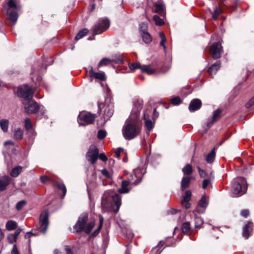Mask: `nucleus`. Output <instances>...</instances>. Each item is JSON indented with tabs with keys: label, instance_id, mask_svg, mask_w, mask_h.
<instances>
[{
	"label": "nucleus",
	"instance_id": "de8ad7c7",
	"mask_svg": "<svg viewBox=\"0 0 254 254\" xmlns=\"http://www.w3.org/2000/svg\"><path fill=\"white\" fill-rule=\"evenodd\" d=\"M221 12V9L219 8L216 7L214 10V13H213L212 18L214 20H216Z\"/></svg>",
	"mask_w": 254,
	"mask_h": 254
},
{
	"label": "nucleus",
	"instance_id": "412c9836",
	"mask_svg": "<svg viewBox=\"0 0 254 254\" xmlns=\"http://www.w3.org/2000/svg\"><path fill=\"white\" fill-rule=\"evenodd\" d=\"M143 119L145 122V126L147 129L149 130H151L153 127V124L152 122L150 120L149 115L147 112L144 113Z\"/></svg>",
	"mask_w": 254,
	"mask_h": 254
},
{
	"label": "nucleus",
	"instance_id": "680f3d73",
	"mask_svg": "<svg viewBox=\"0 0 254 254\" xmlns=\"http://www.w3.org/2000/svg\"><path fill=\"white\" fill-rule=\"evenodd\" d=\"M249 211L247 209L243 210L241 212V215L244 216V217H247L249 215Z\"/></svg>",
	"mask_w": 254,
	"mask_h": 254
},
{
	"label": "nucleus",
	"instance_id": "79ce46f5",
	"mask_svg": "<svg viewBox=\"0 0 254 254\" xmlns=\"http://www.w3.org/2000/svg\"><path fill=\"white\" fill-rule=\"evenodd\" d=\"M95 225V221H92L89 222L86 226L85 229L84 230V232L87 234L89 233L90 232V231H91V230L94 227Z\"/></svg>",
	"mask_w": 254,
	"mask_h": 254
},
{
	"label": "nucleus",
	"instance_id": "bb28decb",
	"mask_svg": "<svg viewBox=\"0 0 254 254\" xmlns=\"http://www.w3.org/2000/svg\"><path fill=\"white\" fill-rule=\"evenodd\" d=\"M17 225L16 222L9 220L6 224V228L8 231H11L16 228Z\"/></svg>",
	"mask_w": 254,
	"mask_h": 254
},
{
	"label": "nucleus",
	"instance_id": "0e129e2a",
	"mask_svg": "<svg viewBox=\"0 0 254 254\" xmlns=\"http://www.w3.org/2000/svg\"><path fill=\"white\" fill-rule=\"evenodd\" d=\"M102 174L107 178H110V174L107 169H103L101 171Z\"/></svg>",
	"mask_w": 254,
	"mask_h": 254
},
{
	"label": "nucleus",
	"instance_id": "7c9ffc66",
	"mask_svg": "<svg viewBox=\"0 0 254 254\" xmlns=\"http://www.w3.org/2000/svg\"><path fill=\"white\" fill-rule=\"evenodd\" d=\"M155 6V12L157 13L158 14H161L163 12L164 7V5L160 3H156L154 5Z\"/></svg>",
	"mask_w": 254,
	"mask_h": 254
},
{
	"label": "nucleus",
	"instance_id": "49530a36",
	"mask_svg": "<svg viewBox=\"0 0 254 254\" xmlns=\"http://www.w3.org/2000/svg\"><path fill=\"white\" fill-rule=\"evenodd\" d=\"M153 20L155 22L156 25L160 26L163 24V20L160 18L158 15H154L153 16Z\"/></svg>",
	"mask_w": 254,
	"mask_h": 254
},
{
	"label": "nucleus",
	"instance_id": "bf43d9fd",
	"mask_svg": "<svg viewBox=\"0 0 254 254\" xmlns=\"http://www.w3.org/2000/svg\"><path fill=\"white\" fill-rule=\"evenodd\" d=\"M112 62H114L116 63L122 64L123 63L122 59L120 56H118L117 58L112 59Z\"/></svg>",
	"mask_w": 254,
	"mask_h": 254
},
{
	"label": "nucleus",
	"instance_id": "c9c22d12",
	"mask_svg": "<svg viewBox=\"0 0 254 254\" xmlns=\"http://www.w3.org/2000/svg\"><path fill=\"white\" fill-rule=\"evenodd\" d=\"M87 29H84L80 31L75 37L76 40H78L85 36L88 33Z\"/></svg>",
	"mask_w": 254,
	"mask_h": 254
},
{
	"label": "nucleus",
	"instance_id": "9d476101",
	"mask_svg": "<svg viewBox=\"0 0 254 254\" xmlns=\"http://www.w3.org/2000/svg\"><path fill=\"white\" fill-rule=\"evenodd\" d=\"M99 156V151L96 146L91 145L86 154V158L87 160L92 164H94Z\"/></svg>",
	"mask_w": 254,
	"mask_h": 254
},
{
	"label": "nucleus",
	"instance_id": "37998d69",
	"mask_svg": "<svg viewBox=\"0 0 254 254\" xmlns=\"http://www.w3.org/2000/svg\"><path fill=\"white\" fill-rule=\"evenodd\" d=\"M57 188L63 191V195H65L66 192V189L65 188V185L61 183H57L56 184Z\"/></svg>",
	"mask_w": 254,
	"mask_h": 254
},
{
	"label": "nucleus",
	"instance_id": "a19ab883",
	"mask_svg": "<svg viewBox=\"0 0 254 254\" xmlns=\"http://www.w3.org/2000/svg\"><path fill=\"white\" fill-rule=\"evenodd\" d=\"M182 230L184 233H189L190 230V223L188 222L184 223L182 226Z\"/></svg>",
	"mask_w": 254,
	"mask_h": 254
},
{
	"label": "nucleus",
	"instance_id": "b1692460",
	"mask_svg": "<svg viewBox=\"0 0 254 254\" xmlns=\"http://www.w3.org/2000/svg\"><path fill=\"white\" fill-rule=\"evenodd\" d=\"M220 67V63L219 61L216 62L212 64L208 69L209 73L212 75L215 73Z\"/></svg>",
	"mask_w": 254,
	"mask_h": 254
},
{
	"label": "nucleus",
	"instance_id": "09e8293b",
	"mask_svg": "<svg viewBox=\"0 0 254 254\" xmlns=\"http://www.w3.org/2000/svg\"><path fill=\"white\" fill-rule=\"evenodd\" d=\"M148 25L146 23L142 22L139 25V30L141 33L146 32Z\"/></svg>",
	"mask_w": 254,
	"mask_h": 254
},
{
	"label": "nucleus",
	"instance_id": "4d7b16f0",
	"mask_svg": "<svg viewBox=\"0 0 254 254\" xmlns=\"http://www.w3.org/2000/svg\"><path fill=\"white\" fill-rule=\"evenodd\" d=\"M210 185V181L208 179H204L202 183V188L205 189Z\"/></svg>",
	"mask_w": 254,
	"mask_h": 254
},
{
	"label": "nucleus",
	"instance_id": "3c124183",
	"mask_svg": "<svg viewBox=\"0 0 254 254\" xmlns=\"http://www.w3.org/2000/svg\"><path fill=\"white\" fill-rule=\"evenodd\" d=\"M163 245V243L162 242H160L158 244L157 247L154 248L152 250V253H154L155 254H160L161 252V251L158 248L160 246H162Z\"/></svg>",
	"mask_w": 254,
	"mask_h": 254
},
{
	"label": "nucleus",
	"instance_id": "2f4dec72",
	"mask_svg": "<svg viewBox=\"0 0 254 254\" xmlns=\"http://www.w3.org/2000/svg\"><path fill=\"white\" fill-rule=\"evenodd\" d=\"M14 138L17 140H20L22 139L23 137V131L20 128H17L15 130L14 134Z\"/></svg>",
	"mask_w": 254,
	"mask_h": 254
},
{
	"label": "nucleus",
	"instance_id": "052dcab7",
	"mask_svg": "<svg viewBox=\"0 0 254 254\" xmlns=\"http://www.w3.org/2000/svg\"><path fill=\"white\" fill-rule=\"evenodd\" d=\"M198 169L200 177L204 178L206 176L205 172L204 170H201L199 167H198Z\"/></svg>",
	"mask_w": 254,
	"mask_h": 254
},
{
	"label": "nucleus",
	"instance_id": "f8f14e48",
	"mask_svg": "<svg viewBox=\"0 0 254 254\" xmlns=\"http://www.w3.org/2000/svg\"><path fill=\"white\" fill-rule=\"evenodd\" d=\"M222 51V47L219 43L213 44L210 48L212 58L214 59H219L221 57Z\"/></svg>",
	"mask_w": 254,
	"mask_h": 254
},
{
	"label": "nucleus",
	"instance_id": "dca6fc26",
	"mask_svg": "<svg viewBox=\"0 0 254 254\" xmlns=\"http://www.w3.org/2000/svg\"><path fill=\"white\" fill-rule=\"evenodd\" d=\"M114 111V106L112 104L109 105L105 107L103 115L104 120L105 122L113 116Z\"/></svg>",
	"mask_w": 254,
	"mask_h": 254
},
{
	"label": "nucleus",
	"instance_id": "473e14b6",
	"mask_svg": "<svg viewBox=\"0 0 254 254\" xmlns=\"http://www.w3.org/2000/svg\"><path fill=\"white\" fill-rule=\"evenodd\" d=\"M143 41L146 43H149L152 41V38L150 34L147 32L141 33Z\"/></svg>",
	"mask_w": 254,
	"mask_h": 254
},
{
	"label": "nucleus",
	"instance_id": "f257e3e1",
	"mask_svg": "<svg viewBox=\"0 0 254 254\" xmlns=\"http://www.w3.org/2000/svg\"><path fill=\"white\" fill-rule=\"evenodd\" d=\"M141 129V123L139 118H137V114L134 117L133 114H130L123 127V136L127 140L132 139L139 134Z\"/></svg>",
	"mask_w": 254,
	"mask_h": 254
},
{
	"label": "nucleus",
	"instance_id": "0eeeda50",
	"mask_svg": "<svg viewBox=\"0 0 254 254\" xmlns=\"http://www.w3.org/2000/svg\"><path fill=\"white\" fill-rule=\"evenodd\" d=\"M110 26V22L108 19L103 18L100 20L99 22L93 28L94 34H100L106 30Z\"/></svg>",
	"mask_w": 254,
	"mask_h": 254
},
{
	"label": "nucleus",
	"instance_id": "2eb2a0df",
	"mask_svg": "<svg viewBox=\"0 0 254 254\" xmlns=\"http://www.w3.org/2000/svg\"><path fill=\"white\" fill-rule=\"evenodd\" d=\"M143 105V102L141 100H137L134 102L133 108L130 114H133L134 117L136 114H137V118H139V114L142 106Z\"/></svg>",
	"mask_w": 254,
	"mask_h": 254
},
{
	"label": "nucleus",
	"instance_id": "c85d7f7f",
	"mask_svg": "<svg viewBox=\"0 0 254 254\" xmlns=\"http://www.w3.org/2000/svg\"><path fill=\"white\" fill-rule=\"evenodd\" d=\"M190 182V179L189 177H183L181 182V187L183 190L187 188Z\"/></svg>",
	"mask_w": 254,
	"mask_h": 254
},
{
	"label": "nucleus",
	"instance_id": "7ed1b4c3",
	"mask_svg": "<svg viewBox=\"0 0 254 254\" xmlns=\"http://www.w3.org/2000/svg\"><path fill=\"white\" fill-rule=\"evenodd\" d=\"M247 189V182L245 178L239 177L234 180L232 185V192L239 196L246 193Z\"/></svg>",
	"mask_w": 254,
	"mask_h": 254
},
{
	"label": "nucleus",
	"instance_id": "ddd939ff",
	"mask_svg": "<svg viewBox=\"0 0 254 254\" xmlns=\"http://www.w3.org/2000/svg\"><path fill=\"white\" fill-rule=\"evenodd\" d=\"M204 210H199L198 207H197L193 211V213L194 215L195 226L196 228H200L203 224V220L200 217L197 216L196 213H203Z\"/></svg>",
	"mask_w": 254,
	"mask_h": 254
},
{
	"label": "nucleus",
	"instance_id": "e433bc0d",
	"mask_svg": "<svg viewBox=\"0 0 254 254\" xmlns=\"http://www.w3.org/2000/svg\"><path fill=\"white\" fill-rule=\"evenodd\" d=\"M112 62V59H110L108 58H103L99 62V63L98 65V67L99 68L101 67L102 66L108 65V64H110Z\"/></svg>",
	"mask_w": 254,
	"mask_h": 254
},
{
	"label": "nucleus",
	"instance_id": "a211bd4d",
	"mask_svg": "<svg viewBox=\"0 0 254 254\" xmlns=\"http://www.w3.org/2000/svg\"><path fill=\"white\" fill-rule=\"evenodd\" d=\"M11 179L7 176L0 177V191L4 190L6 186L10 183Z\"/></svg>",
	"mask_w": 254,
	"mask_h": 254
},
{
	"label": "nucleus",
	"instance_id": "8fccbe9b",
	"mask_svg": "<svg viewBox=\"0 0 254 254\" xmlns=\"http://www.w3.org/2000/svg\"><path fill=\"white\" fill-rule=\"evenodd\" d=\"M26 201L24 200H21L19 201L16 205V208L17 210H20L22 207L25 205Z\"/></svg>",
	"mask_w": 254,
	"mask_h": 254
},
{
	"label": "nucleus",
	"instance_id": "5701e85b",
	"mask_svg": "<svg viewBox=\"0 0 254 254\" xmlns=\"http://www.w3.org/2000/svg\"><path fill=\"white\" fill-rule=\"evenodd\" d=\"M112 199L117 207L116 212H117L121 205V197L118 194H115L112 196Z\"/></svg>",
	"mask_w": 254,
	"mask_h": 254
},
{
	"label": "nucleus",
	"instance_id": "13d9d810",
	"mask_svg": "<svg viewBox=\"0 0 254 254\" xmlns=\"http://www.w3.org/2000/svg\"><path fill=\"white\" fill-rule=\"evenodd\" d=\"M124 152V149L122 148H119L115 152V156L117 158H119L121 156V153Z\"/></svg>",
	"mask_w": 254,
	"mask_h": 254
},
{
	"label": "nucleus",
	"instance_id": "a18cd8bd",
	"mask_svg": "<svg viewBox=\"0 0 254 254\" xmlns=\"http://www.w3.org/2000/svg\"><path fill=\"white\" fill-rule=\"evenodd\" d=\"M24 127L26 130H30L32 129V126L31 122V120L29 118H26L25 120Z\"/></svg>",
	"mask_w": 254,
	"mask_h": 254
},
{
	"label": "nucleus",
	"instance_id": "69168bd1",
	"mask_svg": "<svg viewBox=\"0 0 254 254\" xmlns=\"http://www.w3.org/2000/svg\"><path fill=\"white\" fill-rule=\"evenodd\" d=\"M98 157H99L100 159H101L103 161H106L107 160V157L104 154H100V155H99Z\"/></svg>",
	"mask_w": 254,
	"mask_h": 254
},
{
	"label": "nucleus",
	"instance_id": "9b49d317",
	"mask_svg": "<svg viewBox=\"0 0 254 254\" xmlns=\"http://www.w3.org/2000/svg\"><path fill=\"white\" fill-rule=\"evenodd\" d=\"M25 112L29 114L36 113L39 109L38 104L34 100L30 99L26 102H23Z\"/></svg>",
	"mask_w": 254,
	"mask_h": 254
},
{
	"label": "nucleus",
	"instance_id": "58836bf2",
	"mask_svg": "<svg viewBox=\"0 0 254 254\" xmlns=\"http://www.w3.org/2000/svg\"><path fill=\"white\" fill-rule=\"evenodd\" d=\"M104 222V218L102 216L100 217V222H99V225L98 227V228L93 233L92 235L94 236H96L98 235L101 229V228L103 226Z\"/></svg>",
	"mask_w": 254,
	"mask_h": 254
},
{
	"label": "nucleus",
	"instance_id": "774afa93",
	"mask_svg": "<svg viewBox=\"0 0 254 254\" xmlns=\"http://www.w3.org/2000/svg\"><path fill=\"white\" fill-rule=\"evenodd\" d=\"M65 250H66V254H73L72 251L68 248V247H66Z\"/></svg>",
	"mask_w": 254,
	"mask_h": 254
},
{
	"label": "nucleus",
	"instance_id": "6ab92c4d",
	"mask_svg": "<svg viewBox=\"0 0 254 254\" xmlns=\"http://www.w3.org/2000/svg\"><path fill=\"white\" fill-rule=\"evenodd\" d=\"M221 113V110L219 109L213 112L212 119L211 120L210 122L208 121L207 123V126L208 128H209L213 123L220 117Z\"/></svg>",
	"mask_w": 254,
	"mask_h": 254
},
{
	"label": "nucleus",
	"instance_id": "c03bdc74",
	"mask_svg": "<svg viewBox=\"0 0 254 254\" xmlns=\"http://www.w3.org/2000/svg\"><path fill=\"white\" fill-rule=\"evenodd\" d=\"M159 37L161 39V41L160 42V45L162 46L164 49H166V46L165 45V43L166 42V37L163 32H160L159 33Z\"/></svg>",
	"mask_w": 254,
	"mask_h": 254
},
{
	"label": "nucleus",
	"instance_id": "4468645a",
	"mask_svg": "<svg viewBox=\"0 0 254 254\" xmlns=\"http://www.w3.org/2000/svg\"><path fill=\"white\" fill-rule=\"evenodd\" d=\"M110 195V191H107L105 192L102 196L101 204L103 208L105 209V210H107V208L111 205L109 203Z\"/></svg>",
	"mask_w": 254,
	"mask_h": 254
},
{
	"label": "nucleus",
	"instance_id": "4be33fe9",
	"mask_svg": "<svg viewBox=\"0 0 254 254\" xmlns=\"http://www.w3.org/2000/svg\"><path fill=\"white\" fill-rule=\"evenodd\" d=\"M129 182L127 180H124L122 183L121 188L118 190V192L120 193H127L129 192V190L127 188L129 185Z\"/></svg>",
	"mask_w": 254,
	"mask_h": 254
},
{
	"label": "nucleus",
	"instance_id": "f03ea898",
	"mask_svg": "<svg viewBox=\"0 0 254 254\" xmlns=\"http://www.w3.org/2000/svg\"><path fill=\"white\" fill-rule=\"evenodd\" d=\"M19 8L16 5L13 0H9L8 2L3 6V9L6 10L8 19L12 22V25H14L18 19V15L17 11Z\"/></svg>",
	"mask_w": 254,
	"mask_h": 254
},
{
	"label": "nucleus",
	"instance_id": "f704fd0d",
	"mask_svg": "<svg viewBox=\"0 0 254 254\" xmlns=\"http://www.w3.org/2000/svg\"><path fill=\"white\" fill-rule=\"evenodd\" d=\"M215 150L213 149L209 154L206 156V160L209 163H212L215 158Z\"/></svg>",
	"mask_w": 254,
	"mask_h": 254
},
{
	"label": "nucleus",
	"instance_id": "cd10ccee",
	"mask_svg": "<svg viewBox=\"0 0 254 254\" xmlns=\"http://www.w3.org/2000/svg\"><path fill=\"white\" fill-rule=\"evenodd\" d=\"M22 170V167L19 166L14 168L11 172V176L12 177H17L21 172Z\"/></svg>",
	"mask_w": 254,
	"mask_h": 254
},
{
	"label": "nucleus",
	"instance_id": "423d86ee",
	"mask_svg": "<svg viewBox=\"0 0 254 254\" xmlns=\"http://www.w3.org/2000/svg\"><path fill=\"white\" fill-rule=\"evenodd\" d=\"M48 225V210H45L40 215L38 229L42 233L45 234Z\"/></svg>",
	"mask_w": 254,
	"mask_h": 254
},
{
	"label": "nucleus",
	"instance_id": "4c0bfd02",
	"mask_svg": "<svg viewBox=\"0 0 254 254\" xmlns=\"http://www.w3.org/2000/svg\"><path fill=\"white\" fill-rule=\"evenodd\" d=\"M129 68L130 70L132 71H133L135 69L139 68L141 70L142 65L139 63H130L128 64Z\"/></svg>",
	"mask_w": 254,
	"mask_h": 254
},
{
	"label": "nucleus",
	"instance_id": "a878e982",
	"mask_svg": "<svg viewBox=\"0 0 254 254\" xmlns=\"http://www.w3.org/2000/svg\"><path fill=\"white\" fill-rule=\"evenodd\" d=\"M141 72H146L148 75H151L155 72V70L151 67L150 65H142L141 66Z\"/></svg>",
	"mask_w": 254,
	"mask_h": 254
},
{
	"label": "nucleus",
	"instance_id": "20e7f679",
	"mask_svg": "<svg viewBox=\"0 0 254 254\" xmlns=\"http://www.w3.org/2000/svg\"><path fill=\"white\" fill-rule=\"evenodd\" d=\"M95 116L86 112H80L78 117V122L80 126H87L92 124L95 120Z\"/></svg>",
	"mask_w": 254,
	"mask_h": 254
},
{
	"label": "nucleus",
	"instance_id": "864d4df0",
	"mask_svg": "<svg viewBox=\"0 0 254 254\" xmlns=\"http://www.w3.org/2000/svg\"><path fill=\"white\" fill-rule=\"evenodd\" d=\"M171 102L173 105H177L181 103V100L178 97H174L171 99Z\"/></svg>",
	"mask_w": 254,
	"mask_h": 254
},
{
	"label": "nucleus",
	"instance_id": "e2e57ef3",
	"mask_svg": "<svg viewBox=\"0 0 254 254\" xmlns=\"http://www.w3.org/2000/svg\"><path fill=\"white\" fill-rule=\"evenodd\" d=\"M11 254H20L15 245H14L13 247V249L11 251Z\"/></svg>",
	"mask_w": 254,
	"mask_h": 254
},
{
	"label": "nucleus",
	"instance_id": "72a5a7b5",
	"mask_svg": "<svg viewBox=\"0 0 254 254\" xmlns=\"http://www.w3.org/2000/svg\"><path fill=\"white\" fill-rule=\"evenodd\" d=\"M183 173L185 175H190L192 172V168L190 164H187L182 169Z\"/></svg>",
	"mask_w": 254,
	"mask_h": 254
},
{
	"label": "nucleus",
	"instance_id": "6e6d98bb",
	"mask_svg": "<svg viewBox=\"0 0 254 254\" xmlns=\"http://www.w3.org/2000/svg\"><path fill=\"white\" fill-rule=\"evenodd\" d=\"M106 135V132L104 130H100L98 132V137L99 139L104 138Z\"/></svg>",
	"mask_w": 254,
	"mask_h": 254
},
{
	"label": "nucleus",
	"instance_id": "ea45409f",
	"mask_svg": "<svg viewBox=\"0 0 254 254\" xmlns=\"http://www.w3.org/2000/svg\"><path fill=\"white\" fill-rule=\"evenodd\" d=\"M191 195V192L190 190H187L185 192V194L183 197V199L181 202L182 204H184V202L190 201Z\"/></svg>",
	"mask_w": 254,
	"mask_h": 254
},
{
	"label": "nucleus",
	"instance_id": "aec40b11",
	"mask_svg": "<svg viewBox=\"0 0 254 254\" xmlns=\"http://www.w3.org/2000/svg\"><path fill=\"white\" fill-rule=\"evenodd\" d=\"M253 226V225L252 223L249 222L244 227L243 236L246 239H248L250 236Z\"/></svg>",
	"mask_w": 254,
	"mask_h": 254
},
{
	"label": "nucleus",
	"instance_id": "c756f323",
	"mask_svg": "<svg viewBox=\"0 0 254 254\" xmlns=\"http://www.w3.org/2000/svg\"><path fill=\"white\" fill-rule=\"evenodd\" d=\"M8 125L9 122L7 120L2 119L0 121V127L4 132L7 131Z\"/></svg>",
	"mask_w": 254,
	"mask_h": 254
},
{
	"label": "nucleus",
	"instance_id": "338daca9",
	"mask_svg": "<svg viewBox=\"0 0 254 254\" xmlns=\"http://www.w3.org/2000/svg\"><path fill=\"white\" fill-rule=\"evenodd\" d=\"M186 209H188L190 207V204L189 203V201L184 202V204H182Z\"/></svg>",
	"mask_w": 254,
	"mask_h": 254
},
{
	"label": "nucleus",
	"instance_id": "393cba45",
	"mask_svg": "<svg viewBox=\"0 0 254 254\" xmlns=\"http://www.w3.org/2000/svg\"><path fill=\"white\" fill-rule=\"evenodd\" d=\"M207 204L208 201L207 198L205 196H203L201 199L198 201V206L197 207H198L199 210H200L199 207H201L203 209L202 210L204 211L207 206Z\"/></svg>",
	"mask_w": 254,
	"mask_h": 254
},
{
	"label": "nucleus",
	"instance_id": "1a4fd4ad",
	"mask_svg": "<svg viewBox=\"0 0 254 254\" xmlns=\"http://www.w3.org/2000/svg\"><path fill=\"white\" fill-rule=\"evenodd\" d=\"M86 72L88 73L91 82L93 79H98L101 81H104L106 79L105 74L103 71L99 72H95L93 70V67L91 65L86 68Z\"/></svg>",
	"mask_w": 254,
	"mask_h": 254
},
{
	"label": "nucleus",
	"instance_id": "6e6552de",
	"mask_svg": "<svg viewBox=\"0 0 254 254\" xmlns=\"http://www.w3.org/2000/svg\"><path fill=\"white\" fill-rule=\"evenodd\" d=\"M88 217V214L86 213H82L79 216L77 222L74 226V229L77 232L84 231Z\"/></svg>",
	"mask_w": 254,
	"mask_h": 254
},
{
	"label": "nucleus",
	"instance_id": "5fc2aeb1",
	"mask_svg": "<svg viewBox=\"0 0 254 254\" xmlns=\"http://www.w3.org/2000/svg\"><path fill=\"white\" fill-rule=\"evenodd\" d=\"M40 180L44 184H46L50 182V179L46 176H41L40 177Z\"/></svg>",
	"mask_w": 254,
	"mask_h": 254
},
{
	"label": "nucleus",
	"instance_id": "39448f33",
	"mask_svg": "<svg viewBox=\"0 0 254 254\" xmlns=\"http://www.w3.org/2000/svg\"><path fill=\"white\" fill-rule=\"evenodd\" d=\"M34 93V89L27 85H24L22 86L19 87L17 90L18 96L23 98L26 101L32 99Z\"/></svg>",
	"mask_w": 254,
	"mask_h": 254
},
{
	"label": "nucleus",
	"instance_id": "f3484780",
	"mask_svg": "<svg viewBox=\"0 0 254 254\" xmlns=\"http://www.w3.org/2000/svg\"><path fill=\"white\" fill-rule=\"evenodd\" d=\"M201 106V102L200 100L195 99L192 100L189 105V110L190 112H193L198 110Z\"/></svg>",
	"mask_w": 254,
	"mask_h": 254
},
{
	"label": "nucleus",
	"instance_id": "603ef678",
	"mask_svg": "<svg viewBox=\"0 0 254 254\" xmlns=\"http://www.w3.org/2000/svg\"><path fill=\"white\" fill-rule=\"evenodd\" d=\"M7 239L9 242L11 244L15 243L17 240V238L13 234L8 235Z\"/></svg>",
	"mask_w": 254,
	"mask_h": 254
}]
</instances>
